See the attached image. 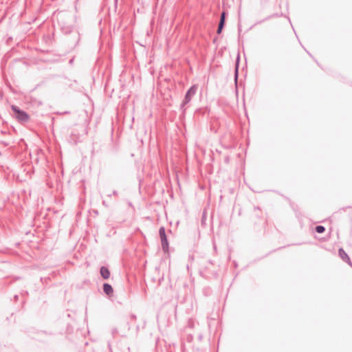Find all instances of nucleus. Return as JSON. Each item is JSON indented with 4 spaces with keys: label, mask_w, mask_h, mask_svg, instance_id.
<instances>
[{
    "label": "nucleus",
    "mask_w": 352,
    "mask_h": 352,
    "mask_svg": "<svg viewBox=\"0 0 352 352\" xmlns=\"http://www.w3.org/2000/svg\"><path fill=\"white\" fill-rule=\"evenodd\" d=\"M100 274L104 280H107L110 278L111 272L108 267L101 266L100 268Z\"/></svg>",
    "instance_id": "7ed1b4c3"
},
{
    "label": "nucleus",
    "mask_w": 352,
    "mask_h": 352,
    "mask_svg": "<svg viewBox=\"0 0 352 352\" xmlns=\"http://www.w3.org/2000/svg\"><path fill=\"white\" fill-rule=\"evenodd\" d=\"M195 93V89L194 87H191L188 91L187 92L185 98V103H187L190 101L191 96L194 95Z\"/></svg>",
    "instance_id": "423d86ee"
},
{
    "label": "nucleus",
    "mask_w": 352,
    "mask_h": 352,
    "mask_svg": "<svg viewBox=\"0 0 352 352\" xmlns=\"http://www.w3.org/2000/svg\"><path fill=\"white\" fill-rule=\"evenodd\" d=\"M69 113V111H65L63 113L58 112L57 114H68Z\"/></svg>",
    "instance_id": "ddd939ff"
},
{
    "label": "nucleus",
    "mask_w": 352,
    "mask_h": 352,
    "mask_svg": "<svg viewBox=\"0 0 352 352\" xmlns=\"http://www.w3.org/2000/svg\"><path fill=\"white\" fill-rule=\"evenodd\" d=\"M339 254H340V257L343 260H344V261H349V258L348 255L346 254V252L342 249H340Z\"/></svg>",
    "instance_id": "0eeeda50"
},
{
    "label": "nucleus",
    "mask_w": 352,
    "mask_h": 352,
    "mask_svg": "<svg viewBox=\"0 0 352 352\" xmlns=\"http://www.w3.org/2000/svg\"><path fill=\"white\" fill-rule=\"evenodd\" d=\"M316 230L318 233H322L325 230V229L322 226H318L316 227Z\"/></svg>",
    "instance_id": "6e6552de"
},
{
    "label": "nucleus",
    "mask_w": 352,
    "mask_h": 352,
    "mask_svg": "<svg viewBox=\"0 0 352 352\" xmlns=\"http://www.w3.org/2000/svg\"><path fill=\"white\" fill-rule=\"evenodd\" d=\"M112 195L114 196H117L118 195V192L117 190H113Z\"/></svg>",
    "instance_id": "9d476101"
},
{
    "label": "nucleus",
    "mask_w": 352,
    "mask_h": 352,
    "mask_svg": "<svg viewBox=\"0 0 352 352\" xmlns=\"http://www.w3.org/2000/svg\"><path fill=\"white\" fill-rule=\"evenodd\" d=\"M117 1H118V0H115L116 4H117Z\"/></svg>",
    "instance_id": "a211bd4d"
},
{
    "label": "nucleus",
    "mask_w": 352,
    "mask_h": 352,
    "mask_svg": "<svg viewBox=\"0 0 352 352\" xmlns=\"http://www.w3.org/2000/svg\"><path fill=\"white\" fill-rule=\"evenodd\" d=\"M73 60H74V59H73V58L70 59V60H69V63H70V64H72V63H73Z\"/></svg>",
    "instance_id": "2eb2a0df"
},
{
    "label": "nucleus",
    "mask_w": 352,
    "mask_h": 352,
    "mask_svg": "<svg viewBox=\"0 0 352 352\" xmlns=\"http://www.w3.org/2000/svg\"><path fill=\"white\" fill-rule=\"evenodd\" d=\"M239 59H240V56L238 54L237 58H236V70H237V68H238V64H239Z\"/></svg>",
    "instance_id": "1a4fd4ad"
},
{
    "label": "nucleus",
    "mask_w": 352,
    "mask_h": 352,
    "mask_svg": "<svg viewBox=\"0 0 352 352\" xmlns=\"http://www.w3.org/2000/svg\"><path fill=\"white\" fill-rule=\"evenodd\" d=\"M103 292L108 296H111L113 294V288L111 284L104 283L102 285Z\"/></svg>",
    "instance_id": "20e7f679"
},
{
    "label": "nucleus",
    "mask_w": 352,
    "mask_h": 352,
    "mask_svg": "<svg viewBox=\"0 0 352 352\" xmlns=\"http://www.w3.org/2000/svg\"><path fill=\"white\" fill-rule=\"evenodd\" d=\"M176 31V27L174 28L173 32H175Z\"/></svg>",
    "instance_id": "f3484780"
},
{
    "label": "nucleus",
    "mask_w": 352,
    "mask_h": 352,
    "mask_svg": "<svg viewBox=\"0 0 352 352\" xmlns=\"http://www.w3.org/2000/svg\"><path fill=\"white\" fill-rule=\"evenodd\" d=\"M14 300H15V301L18 300V299H19V296H18L17 294L14 295Z\"/></svg>",
    "instance_id": "f8f14e48"
},
{
    "label": "nucleus",
    "mask_w": 352,
    "mask_h": 352,
    "mask_svg": "<svg viewBox=\"0 0 352 352\" xmlns=\"http://www.w3.org/2000/svg\"><path fill=\"white\" fill-rule=\"evenodd\" d=\"M11 109L13 112L12 116L16 118L19 123L23 124L29 121L30 117L25 111L14 104L11 106Z\"/></svg>",
    "instance_id": "f257e3e1"
},
{
    "label": "nucleus",
    "mask_w": 352,
    "mask_h": 352,
    "mask_svg": "<svg viewBox=\"0 0 352 352\" xmlns=\"http://www.w3.org/2000/svg\"><path fill=\"white\" fill-rule=\"evenodd\" d=\"M159 236L160 239L162 249L165 254H169V242L164 226L159 229Z\"/></svg>",
    "instance_id": "f03ea898"
},
{
    "label": "nucleus",
    "mask_w": 352,
    "mask_h": 352,
    "mask_svg": "<svg viewBox=\"0 0 352 352\" xmlns=\"http://www.w3.org/2000/svg\"><path fill=\"white\" fill-rule=\"evenodd\" d=\"M172 170H173V173H176V166H175V165H174V164H173Z\"/></svg>",
    "instance_id": "9b49d317"
},
{
    "label": "nucleus",
    "mask_w": 352,
    "mask_h": 352,
    "mask_svg": "<svg viewBox=\"0 0 352 352\" xmlns=\"http://www.w3.org/2000/svg\"><path fill=\"white\" fill-rule=\"evenodd\" d=\"M174 312H175V315L176 316V307L175 308Z\"/></svg>",
    "instance_id": "dca6fc26"
},
{
    "label": "nucleus",
    "mask_w": 352,
    "mask_h": 352,
    "mask_svg": "<svg viewBox=\"0 0 352 352\" xmlns=\"http://www.w3.org/2000/svg\"><path fill=\"white\" fill-rule=\"evenodd\" d=\"M224 22H225V12H223L221 15V19H220L219 27L217 29L218 34H220L221 32L223 27L224 25Z\"/></svg>",
    "instance_id": "39448f33"
},
{
    "label": "nucleus",
    "mask_w": 352,
    "mask_h": 352,
    "mask_svg": "<svg viewBox=\"0 0 352 352\" xmlns=\"http://www.w3.org/2000/svg\"><path fill=\"white\" fill-rule=\"evenodd\" d=\"M131 318H132L133 319H135V318H136V316H135L134 314H132V315H131Z\"/></svg>",
    "instance_id": "4468645a"
}]
</instances>
